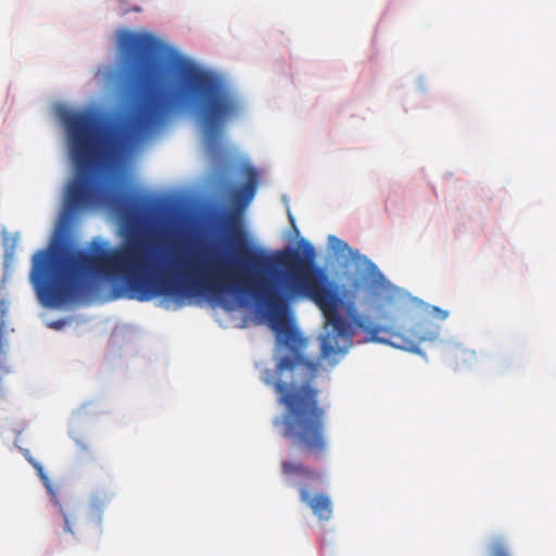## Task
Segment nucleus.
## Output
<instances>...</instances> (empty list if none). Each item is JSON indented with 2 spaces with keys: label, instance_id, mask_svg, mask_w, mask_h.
Instances as JSON below:
<instances>
[{
  "label": "nucleus",
  "instance_id": "nucleus-8",
  "mask_svg": "<svg viewBox=\"0 0 556 556\" xmlns=\"http://www.w3.org/2000/svg\"><path fill=\"white\" fill-rule=\"evenodd\" d=\"M491 556H511L507 545L500 539L492 542L490 546Z\"/></svg>",
  "mask_w": 556,
  "mask_h": 556
},
{
  "label": "nucleus",
  "instance_id": "nucleus-9",
  "mask_svg": "<svg viewBox=\"0 0 556 556\" xmlns=\"http://www.w3.org/2000/svg\"><path fill=\"white\" fill-rule=\"evenodd\" d=\"M329 243L331 244V248L333 249V251H336L337 253H343L344 251H346L349 249L348 243L345 241L337 238L336 236L329 237Z\"/></svg>",
  "mask_w": 556,
  "mask_h": 556
},
{
  "label": "nucleus",
  "instance_id": "nucleus-5",
  "mask_svg": "<svg viewBox=\"0 0 556 556\" xmlns=\"http://www.w3.org/2000/svg\"><path fill=\"white\" fill-rule=\"evenodd\" d=\"M110 500L111 496L109 494L100 495L94 493L91 495L87 511L88 522H93L94 526L100 525L103 508L110 502Z\"/></svg>",
  "mask_w": 556,
  "mask_h": 556
},
{
  "label": "nucleus",
  "instance_id": "nucleus-12",
  "mask_svg": "<svg viewBox=\"0 0 556 556\" xmlns=\"http://www.w3.org/2000/svg\"><path fill=\"white\" fill-rule=\"evenodd\" d=\"M289 219H290L291 224L294 223V218H293V216L291 214H289Z\"/></svg>",
  "mask_w": 556,
  "mask_h": 556
},
{
  "label": "nucleus",
  "instance_id": "nucleus-6",
  "mask_svg": "<svg viewBox=\"0 0 556 556\" xmlns=\"http://www.w3.org/2000/svg\"><path fill=\"white\" fill-rule=\"evenodd\" d=\"M60 513L62 514L64 520V531L71 534L75 533V527L78 526L79 521V513L76 508H72L70 510H64L62 507L60 508Z\"/></svg>",
  "mask_w": 556,
  "mask_h": 556
},
{
  "label": "nucleus",
  "instance_id": "nucleus-4",
  "mask_svg": "<svg viewBox=\"0 0 556 556\" xmlns=\"http://www.w3.org/2000/svg\"><path fill=\"white\" fill-rule=\"evenodd\" d=\"M257 186V175L251 169L248 173L247 182L232 194V202L237 205H247L255 195Z\"/></svg>",
  "mask_w": 556,
  "mask_h": 556
},
{
  "label": "nucleus",
  "instance_id": "nucleus-2",
  "mask_svg": "<svg viewBox=\"0 0 556 556\" xmlns=\"http://www.w3.org/2000/svg\"><path fill=\"white\" fill-rule=\"evenodd\" d=\"M118 48L124 61L123 105L110 134L102 138L88 112H60L74 166L64 194L65 220L109 199L111 189L97 168L119 162L129 150L157 134L182 98L190 99L198 112L212 150L218 147L224 124L240 111L238 97L219 76L197 66L150 33L119 30Z\"/></svg>",
  "mask_w": 556,
  "mask_h": 556
},
{
  "label": "nucleus",
  "instance_id": "nucleus-10",
  "mask_svg": "<svg viewBox=\"0 0 556 556\" xmlns=\"http://www.w3.org/2000/svg\"><path fill=\"white\" fill-rule=\"evenodd\" d=\"M366 269L368 271V274L374 278V280L376 282H380V281H383L384 280V277L383 275L380 273L379 268L377 267L376 264H374L372 262L370 261H367L366 263Z\"/></svg>",
  "mask_w": 556,
  "mask_h": 556
},
{
  "label": "nucleus",
  "instance_id": "nucleus-3",
  "mask_svg": "<svg viewBox=\"0 0 556 556\" xmlns=\"http://www.w3.org/2000/svg\"><path fill=\"white\" fill-rule=\"evenodd\" d=\"M281 473L289 484L296 478L302 481L299 486V497L311 508L319 521H328L332 516V501L328 494L315 493L312 490L323 483V475L301 462L283 460Z\"/></svg>",
  "mask_w": 556,
  "mask_h": 556
},
{
  "label": "nucleus",
  "instance_id": "nucleus-1",
  "mask_svg": "<svg viewBox=\"0 0 556 556\" xmlns=\"http://www.w3.org/2000/svg\"><path fill=\"white\" fill-rule=\"evenodd\" d=\"M143 208V201L135 197V300L146 302L165 296L182 301L231 292L250 296L263 306L276 336L277 351L287 352L277 358L275 369H266L263 376L285 406L281 420L276 418L274 424L281 422L282 435L306 455L319 457L327 451L326 412L319 405V391L313 386L319 364L306 357L307 340L286 316L289 301L309 299L321 311L326 323L320 358L330 365L338 363L352 345L354 328L365 331L369 341L413 353H420L422 342L439 337V326L427 318L406 331L370 326L353 303L345 307L351 319L348 323L339 313L341 299L333 283L326 270L314 264L315 250L308 242L304 256L295 250L273 256L248 247L238 230L242 244L237 242L235 260L212 253L204 261H180L175 253V257L159 262L151 256L146 236L137 231Z\"/></svg>",
  "mask_w": 556,
  "mask_h": 556
},
{
  "label": "nucleus",
  "instance_id": "nucleus-11",
  "mask_svg": "<svg viewBox=\"0 0 556 556\" xmlns=\"http://www.w3.org/2000/svg\"><path fill=\"white\" fill-rule=\"evenodd\" d=\"M432 312H433L434 316L437 318L441 319V320L446 319L447 316H448V312L447 311H444V309H442L440 307H437V306L433 307Z\"/></svg>",
  "mask_w": 556,
  "mask_h": 556
},
{
  "label": "nucleus",
  "instance_id": "nucleus-7",
  "mask_svg": "<svg viewBox=\"0 0 556 556\" xmlns=\"http://www.w3.org/2000/svg\"><path fill=\"white\" fill-rule=\"evenodd\" d=\"M24 455H25L26 459L29 462V464L36 469L37 475L39 476L43 485L47 488V490L50 493H52V483H51L48 475L45 472L43 467L29 455L28 451Z\"/></svg>",
  "mask_w": 556,
  "mask_h": 556
}]
</instances>
